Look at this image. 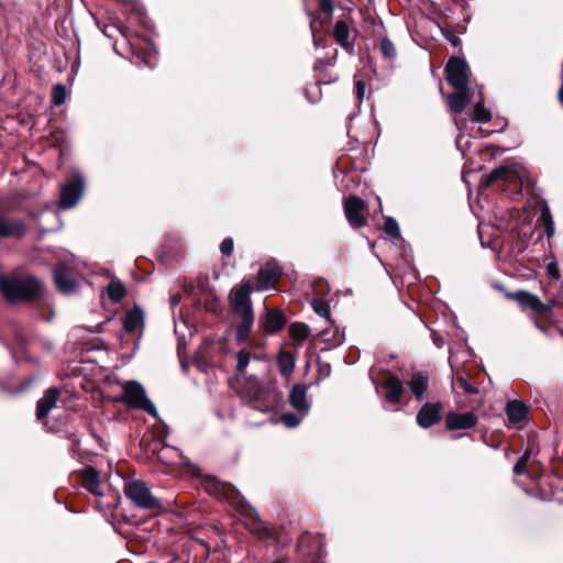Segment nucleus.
Wrapping results in <instances>:
<instances>
[{
  "instance_id": "33",
  "label": "nucleus",
  "mask_w": 563,
  "mask_h": 563,
  "mask_svg": "<svg viewBox=\"0 0 563 563\" xmlns=\"http://www.w3.org/2000/svg\"><path fill=\"white\" fill-rule=\"evenodd\" d=\"M530 456H531V450L528 449V450H526V452L522 454V456L517 461V463L514 466V473L516 475H521V474L526 473Z\"/></svg>"
},
{
  "instance_id": "46",
  "label": "nucleus",
  "mask_w": 563,
  "mask_h": 563,
  "mask_svg": "<svg viewBox=\"0 0 563 563\" xmlns=\"http://www.w3.org/2000/svg\"><path fill=\"white\" fill-rule=\"evenodd\" d=\"M543 305H544V306H549V307L547 308V313H548V312H549V311H551V310H552V308L554 307V301L550 300V301H548V302H543Z\"/></svg>"
},
{
  "instance_id": "42",
  "label": "nucleus",
  "mask_w": 563,
  "mask_h": 563,
  "mask_svg": "<svg viewBox=\"0 0 563 563\" xmlns=\"http://www.w3.org/2000/svg\"><path fill=\"white\" fill-rule=\"evenodd\" d=\"M320 9L325 13H331L333 4L331 0H320Z\"/></svg>"
},
{
  "instance_id": "2",
  "label": "nucleus",
  "mask_w": 563,
  "mask_h": 563,
  "mask_svg": "<svg viewBox=\"0 0 563 563\" xmlns=\"http://www.w3.org/2000/svg\"><path fill=\"white\" fill-rule=\"evenodd\" d=\"M0 291L10 303H22L35 296V277L20 271L0 274Z\"/></svg>"
},
{
  "instance_id": "23",
  "label": "nucleus",
  "mask_w": 563,
  "mask_h": 563,
  "mask_svg": "<svg viewBox=\"0 0 563 563\" xmlns=\"http://www.w3.org/2000/svg\"><path fill=\"white\" fill-rule=\"evenodd\" d=\"M408 386L417 399H421L428 388V377L422 373L413 374Z\"/></svg>"
},
{
  "instance_id": "48",
  "label": "nucleus",
  "mask_w": 563,
  "mask_h": 563,
  "mask_svg": "<svg viewBox=\"0 0 563 563\" xmlns=\"http://www.w3.org/2000/svg\"><path fill=\"white\" fill-rule=\"evenodd\" d=\"M46 217H54V218H56V216H55V214H53V213H51V212H43V213L41 214V220L43 221V219H44V218H46Z\"/></svg>"
},
{
  "instance_id": "38",
  "label": "nucleus",
  "mask_w": 563,
  "mask_h": 563,
  "mask_svg": "<svg viewBox=\"0 0 563 563\" xmlns=\"http://www.w3.org/2000/svg\"><path fill=\"white\" fill-rule=\"evenodd\" d=\"M247 384L253 390V398L258 399L261 397L262 386L260 380L255 376H250L247 378Z\"/></svg>"
},
{
  "instance_id": "26",
  "label": "nucleus",
  "mask_w": 563,
  "mask_h": 563,
  "mask_svg": "<svg viewBox=\"0 0 563 563\" xmlns=\"http://www.w3.org/2000/svg\"><path fill=\"white\" fill-rule=\"evenodd\" d=\"M277 363L279 372L284 377H288L291 375L295 368V358L290 353H279Z\"/></svg>"
},
{
  "instance_id": "40",
  "label": "nucleus",
  "mask_w": 563,
  "mask_h": 563,
  "mask_svg": "<svg viewBox=\"0 0 563 563\" xmlns=\"http://www.w3.org/2000/svg\"><path fill=\"white\" fill-rule=\"evenodd\" d=\"M547 273L553 279L560 278V269L555 261H552L547 265Z\"/></svg>"
},
{
  "instance_id": "21",
  "label": "nucleus",
  "mask_w": 563,
  "mask_h": 563,
  "mask_svg": "<svg viewBox=\"0 0 563 563\" xmlns=\"http://www.w3.org/2000/svg\"><path fill=\"white\" fill-rule=\"evenodd\" d=\"M290 405L298 411L306 413L309 409L307 400V388L305 385H296L292 387L289 395Z\"/></svg>"
},
{
  "instance_id": "22",
  "label": "nucleus",
  "mask_w": 563,
  "mask_h": 563,
  "mask_svg": "<svg viewBox=\"0 0 563 563\" xmlns=\"http://www.w3.org/2000/svg\"><path fill=\"white\" fill-rule=\"evenodd\" d=\"M528 412V407L518 400L509 401L506 406V415L510 422L519 423L521 422Z\"/></svg>"
},
{
  "instance_id": "35",
  "label": "nucleus",
  "mask_w": 563,
  "mask_h": 563,
  "mask_svg": "<svg viewBox=\"0 0 563 563\" xmlns=\"http://www.w3.org/2000/svg\"><path fill=\"white\" fill-rule=\"evenodd\" d=\"M456 384L468 395H475L478 393L477 388L474 387L465 376L459 375L456 377Z\"/></svg>"
},
{
  "instance_id": "19",
  "label": "nucleus",
  "mask_w": 563,
  "mask_h": 563,
  "mask_svg": "<svg viewBox=\"0 0 563 563\" xmlns=\"http://www.w3.org/2000/svg\"><path fill=\"white\" fill-rule=\"evenodd\" d=\"M82 486L96 496H102L103 493L100 490V477L99 473L91 466L86 467L81 472Z\"/></svg>"
},
{
  "instance_id": "36",
  "label": "nucleus",
  "mask_w": 563,
  "mask_h": 563,
  "mask_svg": "<svg viewBox=\"0 0 563 563\" xmlns=\"http://www.w3.org/2000/svg\"><path fill=\"white\" fill-rule=\"evenodd\" d=\"M385 232L391 238H398L400 235V230L397 221L393 218H388L385 221Z\"/></svg>"
},
{
  "instance_id": "37",
  "label": "nucleus",
  "mask_w": 563,
  "mask_h": 563,
  "mask_svg": "<svg viewBox=\"0 0 563 563\" xmlns=\"http://www.w3.org/2000/svg\"><path fill=\"white\" fill-rule=\"evenodd\" d=\"M280 421L287 427V428H295L297 427L300 421H301V418L298 417L296 413H292V412H287V413H284L282 417H280Z\"/></svg>"
},
{
  "instance_id": "11",
  "label": "nucleus",
  "mask_w": 563,
  "mask_h": 563,
  "mask_svg": "<svg viewBox=\"0 0 563 563\" xmlns=\"http://www.w3.org/2000/svg\"><path fill=\"white\" fill-rule=\"evenodd\" d=\"M56 288L64 295H71L78 290V283L71 277L70 268L58 264L53 271Z\"/></svg>"
},
{
  "instance_id": "43",
  "label": "nucleus",
  "mask_w": 563,
  "mask_h": 563,
  "mask_svg": "<svg viewBox=\"0 0 563 563\" xmlns=\"http://www.w3.org/2000/svg\"><path fill=\"white\" fill-rule=\"evenodd\" d=\"M365 89H366L365 82L362 80H358L356 82V95H357L358 99H361V100L363 99V97L365 95Z\"/></svg>"
},
{
  "instance_id": "14",
  "label": "nucleus",
  "mask_w": 563,
  "mask_h": 563,
  "mask_svg": "<svg viewBox=\"0 0 563 563\" xmlns=\"http://www.w3.org/2000/svg\"><path fill=\"white\" fill-rule=\"evenodd\" d=\"M476 422L477 417L473 412H450L445 419V424L449 430L471 429Z\"/></svg>"
},
{
  "instance_id": "47",
  "label": "nucleus",
  "mask_w": 563,
  "mask_h": 563,
  "mask_svg": "<svg viewBox=\"0 0 563 563\" xmlns=\"http://www.w3.org/2000/svg\"><path fill=\"white\" fill-rule=\"evenodd\" d=\"M164 450H172L175 453H177L178 455H181V452L177 448H174V446H165Z\"/></svg>"
},
{
  "instance_id": "28",
  "label": "nucleus",
  "mask_w": 563,
  "mask_h": 563,
  "mask_svg": "<svg viewBox=\"0 0 563 563\" xmlns=\"http://www.w3.org/2000/svg\"><path fill=\"white\" fill-rule=\"evenodd\" d=\"M251 360H258L257 356H253L251 354L250 351L247 350H240L238 353H236V365H235V371L239 373V374H243L247 367V365L250 364Z\"/></svg>"
},
{
  "instance_id": "27",
  "label": "nucleus",
  "mask_w": 563,
  "mask_h": 563,
  "mask_svg": "<svg viewBox=\"0 0 563 563\" xmlns=\"http://www.w3.org/2000/svg\"><path fill=\"white\" fill-rule=\"evenodd\" d=\"M288 332L291 339L301 343L310 335V328L305 323L296 322L289 325Z\"/></svg>"
},
{
  "instance_id": "6",
  "label": "nucleus",
  "mask_w": 563,
  "mask_h": 563,
  "mask_svg": "<svg viewBox=\"0 0 563 563\" xmlns=\"http://www.w3.org/2000/svg\"><path fill=\"white\" fill-rule=\"evenodd\" d=\"M85 190V178L84 176L75 172L73 179L66 181L60 187L59 207L62 209H70L75 207L81 199Z\"/></svg>"
},
{
  "instance_id": "18",
  "label": "nucleus",
  "mask_w": 563,
  "mask_h": 563,
  "mask_svg": "<svg viewBox=\"0 0 563 563\" xmlns=\"http://www.w3.org/2000/svg\"><path fill=\"white\" fill-rule=\"evenodd\" d=\"M333 37L345 51L351 52L353 49L354 43L350 40V27L345 21L339 20L335 22Z\"/></svg>"
},
{
  "instance_id": "45",
  "label": "nucleus",
  "mask_w": 563,
  "mask_h": 563,
  "mask_svg": "<svg viewBox=\"0 0 563 563\" xmlns=\"http://www.w3.org/2000/svg\"><path fill=\"white\" fill-rule=\"evenodd\" d=\"M18 344H19V350L21 353H24V350H25V342L23 339L19 338L18 339Z\"/></svg>"
},
{
  "instance_id": "9",
  "label": "nucleus",
  "mask_w": 563,
  "mask_h": 563,
  "mask_svg": "<svg viewBox=\"0 0 563 563\" xmlns=\"http://www.w3.org/2000/svg\"><path fill=\"white\" fill-rule=\"evenodd\" d=\"M286 324V318L282 310L264 307V313L258 317V327L266 334L279 332Z\"/></svg>"
},
{
  "instance_id": "13",
  "label": "nucleus",
  "mask_w": 563,
  "mask_h": 563,
  "mask_svg": "<svg viewBox=\"0 0 563 563\" xmlns=\"http://www.w3.org/2000/svg\"><path fill=\"white\" fill-rule=\"evenodd\" d=\"M509 298L515 299L523 309H530L538 314H545L547 308L543 302L533 294L520 290L509 295Z\"/></svg>"
},
{
  "instance_id": "50",
  "label": "nucleus",
  "mask_w": 563,
  "mask_h": 563,
  "mask_svg": "<svg viewBox=\"0 0 563 563\" xmlns=\"http://www.w3.org/2000/svg\"><path fill=\"white\" fill-rule=\"evenodd\" d=\"M41 230H42L43 232H47V231H49L51 229L41 228Z\"/></svg>"
},
{
  "instance_id": "15",
  "label": "nucleus",
  "mask_w": 563,
  "mask_h": 563,
  "mask_svg": "<svg viewBox=\"0 0 563 563\" xmlns=\"http://www.w3.org/2000/svg\"><path fill=\"white\" fill-rule=\"evenodd\" d=\"M382 387L386 390V400L390 404H399L404 394V385L401 380L395 376H388L382 384Z\"/></svg>"
},
{
  "instance_id": "49",
  "label": "nucleus",
  "mask_w": 563,
  "mask_h": 563,
  "mask_svg": "<svg viewBox=\"0 0 563 563\" xmlns=\"http://www.w3.org/2000/svg\"><path fill=\"white\" fill-rule=\"evenodd\" d=\"M36 289H37V297H38V296H40V291H41V286H40V283H38V282H37Z\"/></svg>"
},
{
  "instance_id": "3",
  "label": "nucleus",
  "mask_w": 563,
  "mask_h": 563,
  "mask_svg": "<svg viewBox=\"0 0 563 563\" xmlns=\"http://www.w3.org/2000/svg\"><path fill=\"white\" fill-rule=\"evenodd\" d=\"M125 496L139 508L145 510H158L162 501L155 497L146 483L142 481H131L124 485Z\"/></svg>"
},
{
  "instance_id": "12",
  "label": "nucleus",
  "mask_w": 563,
  "mask_h": 563,
  "mask_svg": "<svg viewBox=\"0 0 563 563\" xmlns=\"http://www.w3.org/2000/svg\"><path fill=\"white\" fill-rule=\"evenodd\" d=\"M441 412L442 406L440 402H427L417 413V423L423 429L430 428L441 420Z\"/></svg>"
},
{
  "instance_id": "34",
  "label": "nucleus",
  "mask_w": 563,
  "mask_h": 563,
  "mask_svg": "<svg viewBox=\"0 0 563 563\" xmlns=\"http://www.w3.org/2000/svg\"><path fill=\"white\" fill-rule=\"evenodd\" d=\"M380 51L387 58H394L396 56V47L394 43L387 37L380 41Z\"/></svg>"
},
{
  "instance_id": "44",
  "label": "nucleus",
  "mask_w": 563,
  "mask_h": 563,
  "mask_svg": "<svg viewBox=\"0 0 563 563\" xmlns=\"http://www.w3.org/2000/svg\"><path fill=\"white\" fill-rule=\"evenodd\" d=\"M43 347L47 351H52L54 347V344L49 340H45L43 342Z\"/></svg>"
},
{
  "instance_id": "32",
  "label": "nucleus",
  "mask_w": 563,
  "mask_h": 563,
  "mask_svg": "<svg viewBox=\"0 0 563 563\" xmlns=\"http://www.w3.org/2000/svg\"><path fill=\"white\" fill-rule=\"evenodd\" d=\"M311 307L318 316L325 319L330 318V308L325 301L320 299H313L311 302Z\"/></svg>"
},
{
  "instance_id": "39",
  "label": "nucleus",
  "mask_w": 563,
  "mask_h": 563,
  "mask_svg": "<svg viewBox=\"0 0 563 563\" xmlns=\"http://www.w3.org/2000/svg\"><path fill=\"white\" fill-rule=\"evenodd\" d=\"M220 251L223 255H231L233 252V240L231 238H225L220 244Z\"/></svg>"
},
{
  "instance_id": "4",
  "label": "nucleus",
  "mask_w": 563,
  "mask_h": 563,
  "mask_svg": "<svg viewBox=\"0 0 563 563\" xmlns=\"http://www.w3.org/2000/svg\"><path fill=\"white\" fill-rule=\"evenodd\" d=\"M59 395L60 390L58 388H48L37 401V420H43V427L48 432H57L65 424L63 419L56 420L53 424H49L46 419L47 413L56 406Z\"/></svg>"
},
{
  "instance_id": "41",
  "label": "nucleus",
  "mask_w": 563,
  "mask_h": 563,
  "mask_svg": "<svg viewBox=\"0 0 563 563\" xmlns=\"http://www.w3.org/2000/svg\"><path fill=\"white\" fill-rule=\"evenodd\" d=\"M110 400L114 404H125L128 406V397H126V391H125V387L123 386V391L122 394L118 395V396H114V397H111Z\"/></svg>"
},
{
  "instance_id": "1",
  "label": "nucleus",
  "mask_w": 563,
  "mask_h": 563,
  "mask_svg": "<svg viewBox=\"0 0 563 563\" xmlns=\"http://www.w3.org/2000/svg\"><path fill=\"white\" fill-rule=\"evenodd\" d=\"M280 268L275 264L267 263L260 269L257 285L253 287L250 282L233 288L230 294L232 312L240 318L235 327V340L238 343H245L249 340L254 323V312L251 301L252 291H263L274 287L280 276Z\"/></svg>"
},
{
  "instance_id": "17",
  "label": "nucleus",
  "mask_w": 563,
  "mask_h": 563,
  "mask_svg": "<svg viewBox=\"0 0 563 563\" xmlns=\"http://www.w3.org/2000/svg\"><path fill=\"white\" fill-rule=\"evenodd\" d=\"M472 92L468 88L459 89L457 92L448 96V106L453 113H462L471 101Z\"/></svg>"
},
{
  "instance_id": "24",
  "label": "nucleus",
  "mask_w": 563,
  "mask_h": 563,
  "mask_svg": "<svg viewBox=\"0 0 563 563\" xmlns=\"http://www.w3.org/2000/svg\"><path fill=\"white\" fill-rule=\"evenodd\" d=\"M511 178V172L509 168L500 166L495 169H493L488 175L485 176V178L482 181V185L484 187H489L492 184H494L497 180H505L508 181Z\"/></svg>"
},
{
  "instance_id": "29",
  "label": "nucleus",
  "mask_w": 563,
  "mask_h": 563,
  "mask_svg": "<svg viewBox=\"0 0 563 563\" xmlns=\"http://www.w3.org/2000/svg\"><path fill=\"white\" fill-rule=\"evenodd\" d=\"M540 221L545 228V234L548 238H551L554 235L555 229H554V221L553 217L551 214V211L548 206H544L541 210L540 214Z\"/></svg>"
},
{
  "instance_id": "31",
  "label": "nucleus",
  "mask_w": 563,
  "mask_h": 563,
  "mask_svg": "<svg viewBox=\"0 0 563 563\" xmlns=\"http://www.w3.org/2000/svg\"><path fill=\"white\" fill-rule=\"evenodd\" d=\"M492 120V114L485 109L482 102H477L473 111V121L486 123Z\"/></svg>"
},
{
  "instance_id": "5",
  "label": "nucleus",
  "mask_w": 563,
  "mask_h": 563,
  "mask_svg": "<svg viewBox=\"0 0 563 563\" xmlns=\"http://www.w3.org/2000/svg\"><path fill=\"white\" fill-rule=\"evenodd\" d=\"M238 509L243 517L244 526L258 539H273L274 534L268 526L260 518L256 510L245 501H239Z\"/></svg>"
},
{
  "instance_id": "20",
  "label": "nucleus",
  "mask_w": 563,
  "mask_h": 563,
  "mask_svg": "<svg viewBox=\"0 0 563 563\" xmlns=\"http://www.w3.org/2000/svg\"><path fill=\"white\" fill-rule=\"evenodd\" d=\"M144 324V312L141 308L134 307L133 309L129 310L123 319V329L129 332L133 333L137 331L139 329H142Z\"/></svg>"
},
{
  "instance_id": "10",
  "label": "nucleus",
  "mask_w": 563,
  "mask_h": 563,
  "mask_svg": "<svg viewBox=\"0 0 563 563\" xmlns=\"http://www.w3.org/2000/svg\"><path fill=\"white\" fill-rule=\"evenodd\" d=\"M365 207V202L358 197L351 196L345 200L344 213L351 227L362 228L366 224Z\"/></svg>"
},
{
  "instance_id": "7",
  "label": "nucleus",
  "mask_w": 563,
  "mask_h": 563,
  "mask_svg": "<svg viewBox=\"0 0 563 563\" xmlns=\"http://www.w3.org/2000/svg\"><path fill=\"white\" fill-rule=\"evenodd\" d=\"M124 387L128 397V407L144 410L153 417L157 416L155 405L146 397V393L141 384L130 380L124 384Z\"/></svg>"
},
{
  "instance_id": "25",
  "label": "nucleus",
  "mask_w": 563,
  "mask_h": 563,
  "mask_svg": "<svg viewBox=\"0 0 563 563\" xmlns=\"http://www.w3.org/2000/svg\"><path fill=\"white\" fill-rule=\"evenodd\" d=\"M106 294L112 302H120L124 298L126 290L119 279H113L107 286Z\"/></svg>"
},
{
  "instance_id": "30",
  "label": "nucleus",
  "mask_w": 563,
  "mask_h": 563,
  "mask_svg": "<svg viewBox=\"0 0 563 563\" xmlns=\"http://www.w3.org/2000/svg\"><path fill=\"white\" fill-rule=\"evenodd\" d=\"M68 95H69V91L65 85H63V84L55 85L52 90L53 104L62 106L66 101Z\"/></svg>"
},
{
  "instance_id": "51",
  "label": "nucleus",
  "mask_w": 563,
  "mask_h": 563,
  "mask_svg": "<svg viewBox=\"0 0 563 563\" xmlns=\"http://www.w3.org/2000/svg\"><path fill=\"white\" fill-rule=\"evenodd\" d=\"M173 303L176 305L177 303V299L174 297L173 298Z\"/></svg>"
},
{
  "instance_id": "8",
  "label": "nucleus",
  "mask_w": 563,
  "mask_h": 563,
  "mask_svg": "<svg viewBox=\"0 0 563 563\" xmlns=\"http://www.w3.org/2000/svg\"><path fill=\"white\" fill-rule=\"evenodd\" d=\"M445 78L456 89L468 88L467 63L460 57H451L445 66Z\"/></svg>"
},
{
  "instance_id": "16",
  "label": "nucleus",
  "mask_w": 563,
  "mask_h": 563,
  "mask_svg": "<svg viewBox=\"0 0 563 563\" xmlns=\"http://www.w3.org/2000/svg\"><path fill=\"white\" fill-rule=\"evenodd\" d=\"M26 233V225L22 220H8L0 218V238H22Z\"/></svg>"
}]
</instances>
